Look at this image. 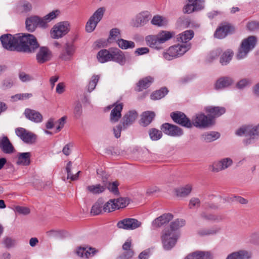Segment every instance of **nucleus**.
<instances>
[{
	"label": "nucleus",
	"mask_w": 259,
	"mask_h": 259,
	"mask_svg": "<svg viewBox=\"0 0 259 259\" xmlns=\"http://www.w3.org/2000/svg\"><path fill=\"white\" fill-rule=\"evenodd\" d=\"M185 224L184 220L177 219L170 223L169 227L165 228L162 231L161 238L165 249L169 250L175 245L179 237L177 230Z\"/></svg>",
	"instance_id": "f257e3e1"
},
{
	"label": "nucleus",
	"mask_w": 259,
	"mask_h": 259,
	"mask_svg": "<svg viewBox=\"0 0 259 259\" xmlns=\"http://www.w3.org/2000/svg\"><path fill=\"white\" fill-rule=\"evenodd\" d=\"M17 52L27 54H33L39 48V44L33 34L27 33H19L17 37Z\"/></svg>",
	"instance_id": "f03ea898"
},
{
	"label": "nucleus",
	"mask_w": 259,
	"mask_h": 259,
	"mask_svg": "<svg viewBox=\"0 0 259 259\" xmlns=\"http://www.w3.org/2000/svg\"><path fill=\"white\" fill-rule=\"evenodd\" d=\"M236 134L240 136L244 135L248 137V139L244 140L246 144L252 143L259 136V124L254 126L250 125H243L236 131Z\"/></svg>",
	"instance_id": "7ed1b4c3"
},
{
	"label": "nucleus",
	"mask_w": 259,
	"mask_h": 259,
	"mask_svg": "<svg viewBox=\"0 0 259 259\" xmlns=\"http://www.w3.org/2000/svg\"><path fill=\"white\" fill-rule=\"evenodd\" d=\"M191 48L190 44L185 45H176L170 47L166 51L162 54L163 57L167 60H171L184 55Z\"/></svg>",
	"instance_id": "20e7f679"
},
{
	"label": "nucleus",
	"mask_w": 259,
	"mask_h": 259,
	"mask_svg": "<svg viewBox=\"0 0 259 259\" xmlns=\"http://www.w3.org/2000/svg\"><path fill=\"white\" fill-rule=\"evenodd\" d=\"M257 38L255 36H249L243 39L237 54V58L241 59L245 57L255 48Z\"/></svg>",
	"instance_id": "39448f33"
},
{
	"label": "nucleus",
	"mask_w": 259,
	"mask_h": 259,
	"mask_svg": "<svg viewBox=\"0 0 259 259\" xmlns=\"http://www.w3.org/2000/svg\"><path fill=\"white\" fill-rule=\"evenodd\" d=\"M105 11V8L100 7L94 13L87 22L85 30L87 32L91 33L95 29L98 23L102 20Z\"/></svg>",
	"instance_id": "423d86ee"
},
{
	"label": "nucleus",
	"mask_w": 259,
	"mask_h": 259,
	"mask_svg": "<svg viewBox=\"0 0 259 259\" xmlns=\"http://www.w3.org/2000/svg\"><path fill=\"white\" fill-rule=\"evenodd\" d=\"M17 37H19V33L15 35L5 34L1 36L0 40L5 49L10 51L17 52Z\"/></svg>",
	"instance_id": "0eeeda50"
},
{
	"label": "nucleus",
	"mask_w": 259,
	"mask_h": 259,
	"mask_svg": "<svg viewBox=\"0 0 259 259\" xmlns=\"http://www.w3.org/2000/svg\"><path fill=\"white\" fill-rule=\"evenodd\" d=\"M70 30V24L68 21H63L55 25L51 31L53 38L58 39L66 35Z\"/></svg>",
	"instance_id": "6e6552de"
},
{
	"label": "nucleus",
	"mask_w": 259,
	"mask_h": 259,
	"mask_svg": "<svg viewBox=\"0 0 259 259\" xmlns=\"http://www.w3.org/2000/svg\"><path fill=\"white\" fill-rule=\"evenodd\" d=\"M15 134L24 143L27 144H34L37 139L35 134L23 127L16 128Z\"/></svg>",
	"instance_id": "1a4fd4ad"
},
{
	"label": "nucleus",
	"mask_w": 259,
	"mask_h": 259,
	"mask_svg": "<svg viewBox=\"0 0 259 259\" xmlns=\"http://www.w3.org/2000/svg\"><path fill=\"white\" fill-rule=\"evenodd\" d=\"M233 164V160L229 157L217 160L209 166V168L213 172H219L226 169Z\"/></svg>",
	"instance_id": "9d476101"
},
{
	"label": "nucleus",
	"mask_w": 259,
	"mask_h": 259,
	"mask_svg": "<svg viewBox=\"0 0 259 259\" xmlns=\"http://www.w3.org/2000/svg\"><path fill=\"white\" fill-rule=\"evenodd\" d=\"M192 126L199 128L208 127L212 124L211 117H208L203 113L197 114L192 118Z\"/></svg>",
	"instance_id": "9b49d317"
},
{
	"label": "nucleus",
	"mask_w": 259,
	"mask_h": 259,
	"mask_svg": "<svg viewBox=\"0 0 259 259\" xmlns=\"http://www.w3.org/2000/svg\"><path fill=\"white\" fill-rule=\"evenodd\" d=\"M170 117L176 123L187 128H191V120L183 112L180 111L173 112L170 113Z\"/></svg>",
	"instance_id": "f8f14e48"
},
{
	"label": "nucleus",
	"mask_w": 259,
	"mask_h": 259,
	"mask_svg": "<svg viewBox=\"0 0 259 259\" xmlns=\"http://www.w3.org/2000/svg\"><path fill=\"white\" fill-rule=\"evenodd\" d=\"M36 54V60L38 64L49 61L52 57L51 51L47 47H40Z\"/></svg>",
	"instance_id": "ddd939ff"
},
{
	"label": "nucleus",
	"mask_w": 259,
	"mask_h": 259,
	"mask_svg": "<svg viewBox=\"0 0 259 259\" xmlns=\"http://www.w3.org/2000/svg\"><path fill=\"white\" fill-rule=\"evenodd\" d=\"M141 225V222L135 219L126 218L119 221L117 224V226L119 229L134 230L140 227Z\"/></svg>",
	"instance_id": "4468645a"
},
{
	"label": "nucleus",
	"mask_w": 259,
	"mask_h": 259,
	"mask_svg": "<svg viewBox=\"0 0 259 259\" xmlns=\"http://www.w3.org/2000/svg\"><path fill=\"white\" fill-rule=\"evenodd\" d=\"M161 130L164 134L171 137H180L183 135V131L181 128L169 123L162 124Z\"/></svg>",
	"instance_id": "2eb2a0df"
},
{
	"label": "nucleus",
	"mask_w": 259,
	"mask_h": 259,
	"mask_svg": "<svg viewBox=\"0 0 259 259\" xmlns=\"http://www.w3.org/2000/svg\"><path fill=\"white\" fill-rule=\"evenodd\" d=\"M76 51L73 42H67L64 45L60 58L64 61H69L73 57Z\"/></svg>",
	"instance_id": "dca6fc26"
},
{
	"label": "nucleus",
	"mask_w": 259,
	"mask_h": 259,
	"mask_svg": "<svg viewBox=\"0 0 259 259\" xmlns=\"http://www.w3.org/2000/svg\"><path fill=\"white\" fill-rule=\"evenodd\" d=\"M26 29L30 32H33L37 26L44 28L41 23V18L33 16L27 18L25 21Z\"/></svg>",
	"instance_id": "f3484780"
},
{
	"label": "nucleus",
	"mask_w": 259,
	"mask_h": 259,
	"mask_svg": "<svg viewBox=\"0 0 259 259\" xmlns=\"http://www.w3.org/2000/svg\"><path fill=\"white\" fill-rule=\"evenodd\" d=\"M173 218L174 216L171 213H167L163 214L153 221L152 226L153 228L161 227L163 225L168 223Z\"/></svg>",
	"instance_id": "a211bd4d"
},
{
	"label": "nucleus",
	"mask_w": 259,
	"mask_h": 259,
	"mask_svg": "<svg viewBox=\"0 0 259 259\" xmlns=\"http://www.w3.org/2000/svg\"><path fill=\"white\" fill-rule=\"evenodd\" d=\"M138 117V113L135 110L129 111L123 117L121 124L123 125V129L125 130L132 125Z\"/></svg>",
	"instance_id": "6ab92c4d"
},
{
	"label": "nucleus",
	"mask_w": 259,
	"mask_h": 259,
	"mask_svg": "<svg viewBox=\"0 0 259 259\" xmlns=\"http://www.w3.org/2000/svg\"><path fill=\"white\" fill-rule=\"evenodd\" d=\"M111 61L116 62L122 65L125 64L126 59L122 51L117 48H111Z\"/></svg>",
	"instance_id": "aec40b11"
},
{
	"label": "nucleus",
	"mask_w": 259,
	"mask_h": 259,
	"mask_svg": "<svg viewBox=\"0 0 259 259\" xmlns=\"http://www.w3.org/2000/svg\"><path fill=\"white\" fill-rule=\"evenodd\" d=\"M123 106L122 103H116L114 104V108L111 110L110 115V120L112 123L117 122L121 118Z\"/></svg>",
	"instance_id": "412c9836"
},
{
	"label": "nucleus",
	"mask_w": 259,
	"mask_h": 259,
	"mask_svg": "<svg viewBox=\"0 0 259 259\" xmlns=\"http://www.w3.org/2000/svg\"><path fill=\"white\" fill-rule=\"evenodd\" d=\"M0 148L6 154H11L14 151V147L9 138L5 136L0 138Z\"/></svg>",
	"instance_id": "4be33fe9"
},
{
	"label": "nucleus",
	"mask_w": 259,
	"mask_h": 259,
	"mask_svg": "<svg viewBox=\"0 0 259 259\" xmlns=\"http://www.w3.org/2000/svg\"><path fill=\"white\" fill-rule=\"evenodd\" d=\"M24 115L27 119L34 122L39 123L42 121V115L34 110L27 108L25 110Z\"/></svg>",
	"instance_id": "5701e85b"
},
{
	"label": "nucleus",
	"mask_w": 259,
	"mask_h": 259,
	"mask_svg": "<svg viewBox=\"0 0 259 259\" xmlns=\"http://www.w3.org/2000/svg\"><path fill=\"white\" fill-rule=\"evenodd\" d=\"M151 16L150 12L147 11L140 13L136 17L135 25L136 27L144 26L149 21Z\"/></svg>",
	"instance_id": "b1692460"
},
{
	"label": "nucleus",
	"mask_w": 259,
	"mask_h": 259,
	"mask_svg": "<svg viewBox=\"0 0 259 259\" xmlns=\"http://www.w3.org/2000/svg\"><path fill=\"white\" fill-rule=\"evenodd\" d=\"M234 82L233 79L229 76H223L219 78L215 83V89L221 90L227 88Z\"/></svg>",
	"instance_id": "393cba45"
},
{
	"label": "nucleus",
	"mask_w": 259,
	"mask_h": 259,
	"mask_svg": "<svg viewBox=\"0 0 259 259\" xmlns=\"http://www.w3.org/2000/svg\"><path fill=\"white\" fill-rule=\"evenodd\" d=\"M233 30V28L231 25H224L217 29L214 36L216 38L222 39L225 37Z\"/></svg>",
	"instance_id": "a878e982"
},
{
	"label": "nucleus",
	"mask_w": 259,
	"mask_h": 259,
	"mask_svg": "<svg viewBox=\"0 0 259 259\" xmlns=\"http://www.w3.org/2000/svg\"><path fill=\"white\" fill-rule=\"evenodd\" d=\"M251 253L245 250H240L228 255L226 259H250Z\"/></svg>",
	"instance_id": "bb28decb"
},
{
	"label": "nucleus",
	"mask_w": 259,
	"mask_h": 259,
	"mask_svg": "<svg viewBox=\"0 0 259 259\" xmlns=\"http://www.w3.org/2000/svg\"><path fill=\"white\" fill-rule=\"evenodd\" d=\"M132 242L127 240L122 245L124 252L119 256V259H131L134 255V252L131 248Z\"/></svg>",
	"instance_id": "cd10ccee"
},
{
	"label": "nucleus",
	"mask_w": 259,
	"mask_h": 259,
	"mask_svg": "<svg viewBox=\"0 0 259 259\" xmlns=\"http://www.w3.org/2000/svg\"><path fill=\"white\" fill-rule=\"evenodd\" d=\"M213 256L208 251H197L188 255L185 259H212Z\"/></svg>",
	"instance_id": "c85d7f7f"
},
{
	"label": "nucleus",
	"mask_w": 259,
	"mask_h": 259,
	"mask_svg": "<svg viewBox=\"0 0 259 259\" xmlns=\"http://www.w3.org/2000/svg\"><path fill=\"white\" fill-rule=\"evenodd\" d=\"M97 252L95 248L90 247L87 249L85 248L79 247L76 253L79 256L88 258L94 256Z\"/></svg>",
	"instance_id": "c756f323"
},
{
	"label": "nucleus",
	"mask_w": 259,
	"mask_h": 259,
	"mask_svg": "<svg viewBox=\"0 0 259 259\" xmlns=\"http://www.w3.org/2000/svg\"><path fill=\"white\" fill-rule=\"evenodd\" d=\"M194 35L192 30H188L178 34L176 36L177 41L183 43H187L189 41Z\"/></svg>",
	"instance_id": "7c9ffc66"
},
{
	"label": "nucleus",
	"mask_w": 259,
	"mask_h": 259,
	"mask_svg": "<svg viewBox=\"0 0 259 259\" xmlns=\"http://www.w3.org/2000/svg\"><path fill=\"white\" fill-rule=\"evenodd\" d=\"M154 81V78L151 76H146L140 79L137 84V89L136 91L141 92L143 90L149 88Z\"/></svg>",
	"instance_id": "2f4dec72"
},
{
	"label": "nucleus",
	"mask_w": 259,
	"mask_h": 259,
	"mask_svg": "<svg viewBox=\"0 0 259 259\" xmlns=\"http://www.w3.org/2000/svg\"><path fill=\"white\" fill-rule=\"evenodd\" d=\"M97 58L98 61L101 63L110 61L111 58V48L108 50L102 49L99 51L97 55Z\"/></svg>",
	"instance_id": "473e14b6"
},
{
	"label": "nucleus",
	"mask_w": 259,
	"mask_h": 259,
	"mask_svg": "<svg viewBox=\"0 0 259 259\" xmlns=\"http://www.w3.org/2000/svg\"><path fill=\"white\" fill-rule=\"evenodd\" d=\"M155 116V114L153 111H147L143 112L141 115V124L146 126L149 125Z\"/></svg>",
	"instance_id": "72a5a7b5"
},
{
	"label": "nucleus",
	"mask_w": 259,
	"mask_h": 259,
	"mask_svg": "<svg viewBox=\"0 0 259 259\" xmlns=\"http://www.w3.org/2000/svg\"><path fill=\"white\" fill-rule=\"evenodd\" d=\"M147 45L150 47L156 49L157 50L161 49L160 43L157 35H148L146 37Z\"/></svg>",
	"instance_id": "f704fd0d"
},
{
	"label": "nucleus",
	"mask_w": 259,
	"mask_h": 259,
	"mask_svg": "<svg viewBox=\"0 0 259 259\" xmlns=\"http://www.w3.org/2000/svg\"><path fill=\"white\" fill-rule=\"evenodd\" d=\"M31 154L30 152L20 153L18 155L17 164L24 166L28 165L30 163Z\"/></svg>",
	"instance_id": "c9c22d12"
},
{
	"label": "nucleus",
	"mask_w": 259,
	"mask_h": 259,
	"mask_svg": "<svg viewBox=\"0 0 259 259\" xmlns=\"http://www.w3.org/2000/svg\"><path fill=\"white\" fill-rule=\"evenodd\" d=\"M206 112L209 113L211 116L219 117L224 114L226 109L224 107H207L205 109Z\"/></svg>",
	"instance_id": "e433bc0d"
},
{
	"label": "nucleus",
	"mask_w": 259,
	"mask_h": 259,
	"mask_svg": "<svg viewBox=\"0 0 259 259\" xmlns=\"http://www.w3.org/2000/svg\"><path fill=\"white\" fill-rule=\"evenodd\" d=\"M220 137V134L218 132H211L205 133L201 136V139L207 143H209L216 140Z\"/></svg>",
	"instance_id": "4c0bfd02"
},
{
	"label": "nucleus",
	"mask_w": 259,
	"mask_h": 259,
	"mask_svg": "<svg viewBox=\"0 0 259 259\" xmlns=\"http://www.w3.org/2000/svg\"><path fill=\"white\" fill-rule=\"evenodd\" d=\"M59 11L55 10L49 13L44 17L41 18V23L44 26V28L47 27L48 26V23L56 18L57 16L59 15Z\"/></svg>",
	"instance_id": "58836bf2"
},
{
	"label": "nucleus",
	"mask_w": 259,
	"mask_h": 259,
	"mask_svg": "<svg viewBox=\"0 0 259 259\" xmlns=\"http://www.w3.org/2000/svg\"><path fill=\"white\" fill-rule=\"evenodd\" d=\"M192 190V185L187 184L184 187L179 188L176 190L177 195L181 197H185L188 196Z\"/></svg>",
	"instance_id": "ea45409f"
},
{
	"label": "nucleus",
	"mask_w": 259,
	"mask_h": 259,
	"mask_svg": "<svg viewBox=\"0 0 259 259\" xmlns=\"http://www.w3.org/2000/svg\"><path fill=\"white\" fill-rule=\"evenodd\" d=\"M151 23L154 26L162 27L166 25L168 23V21L166 18L157 15L153 17Z\"/></svg>",
	"instance_id": "a19ab883"
},
{
	"label": "nucleus",
	"mask_w": 259,
	"mask_h": 259,
	"mask_svg": "<svg viewBox=\"0 0 259 259\" xmlns=\"http://www.w3.org/2000/svg\"><path fill=\"white\" fill-rule=\"evenodd\" d=\"M106 189V187L105 186H102L100 184L90 185L87 187L88 191L95 195L103 193Z\"/></svg>",
	"instance_id": "79ce46f5"
},
{
	"label": "nucleus",
	"mask_w": 259,
	"mask_h": 259,
	"mask_svg": "<svg viewBox=\"0 0 259 259\" xmlns=\"http://www.w3.org/2000/svg\"><path fill=\"white\" fill-rule=\"evenodd\" d=\"M175 33L173 32L162 30L157 35L160 44L164 43L173 37Z\"/></svg>",
	"instance_id": "37998d69"
},
{
	"label": "nucleus",
	"mask_w": 259,
	"mask_h": 259,
	"mask_svg": "<svg viewBox=\"0 0 259 259\" xmlns=\"http://www.w3.org/2000/svg\"><path fill=\"white\" fill-rule=\"evenodd\" d=\"M116 43L118 47L123 50L134 48L135 47V44L132 41H128L122 38H118L116 40Z\"/></svg>",
	"instance_id": "c03bdc74"
},
{
	"label": "nucleus",
	"mask_w": 259,
	"mask_h": 259,
	"mask_svg": "<svg viewBox=\"0 0 259 259\" xmlns=\"http://www.w3.org/2000/svg\"><path fill=\"white\" fill-rule=\"evenodd\" d=\"M104 201L102 199H99L97 202L93 205L91 213L93 215L99 214L103 207Z\"/></svg>",
	"instance_id": "a18cd8bd"
},
{
	"label": "nucleus",
	"mask_w": 259,
	"mask_h": 259,
	"mask_svg": "<svg viewBox=\"0 0 259 259\" xmlns=\"http://www.w3.org/2000/svg\"><path fill=\"white\" fill-rule=\"evenodd\" d=\"M168 92V91L166 88H161L160 89L154 92L151 95V98L154 100L161 99L167 94Z\"/></svg>",
	"instance_id": "49530a36"
},
{
	"label": "nucleus",
	"mask_w": 259,
	"mask_h": 259,
	"mask_svg": "<svg viewBox=\"0 0 259 259\" xmlns=\"http://www.w3.org/2000/svg\"><path fill=\"white\" fill-rule=\"evenodd\" d=\"M32 5L26 1H20L18 6V10L21 13H27L32 9Z\"/></svg>",
	"instance_id": "de8ad7c7"
},
{
	"label": "nucleus",
	"mask_w": 259,
	"mask_h": 259,
	"mask_svg": "<svg viewBox=\"0 0 259 259\" xmlns=\"http://www.w3.org/2000/svg\"><path fill=\"white\" fill-rule=\"evenodd\" d=\"M233 55V52L229 50L225 52L220 58V63L225 65L227 64L232 59Z\"/></svg>",
	"instance_id": "09e8293b"
},
{
	"label": "nucleus",
	"mask_w": 259,
	"mask_h": 259,
	"mask_svg": "<svg viewBox=\"0 0 259 259\" xmlns=\"http://www.w3.org/2000/svg\"><path fill=\"white\" fill-rule=\"evenodd\" d=\"M116 209L124 208L129 203L130 199L128 198L120 197L117 199H114Z\"/></svg>",
	"instance_id": "8fccbe9b"
},
{
	"label": "nucleus",
	"mask_w": 259,
	"mask_h": 259,
	"mask_svg": "<svg viewBox=\"0 0 259 259\" xmlns=\"http://www.w3.org/2000/svg\"><path fill=\"white\" fill-rule=\"evenodd\" d=\"M149 135L152 140L157 141L162 137V133L161 131L156 128H153L149 131Z\"/></svg>",
	"instance_id": "3c124183"
},
{
	"label": "nucleus",
	"mask_w": 259,
	"mask_h": 259,
	"mask_svg": "<svg viewBox=\"0 0 259 259\" xmlns=\"http://www.w3.org/2000/svg\"><path fill=\"white\" fill-rule=\"evenodd\" d=\"M201 217L204 220L210 221L220 222L223 220V218L220 215L207 214L205 212H202L201 214Z\"/></svg>",
	"instance_id": "603ef678"
},
{
	"label": "nucleus",
	"mask_w": 259,
	"mask_h": 259,
	"mask_svg": "<svg viewBox=\"0 0 259 259\" xmlns=\"http://www.w3.org/2000/svg\"><path fill=\"white\" fill-rule=\"evenodd\" d=\"M3 243L7 248L9 249L14 247L15 246L16 244V240L14 238L6 236L4 238Z\"/></svg>",
	"instance_id": "864d4df0"
},
{
	"label": "nucleus",
	"mask_w": 259,
	"mask_h": 259,
	"mask_svg": "<svg viewBox=\"0 0 259 259\" xmlns=\"http://www.w3.org/2000/svg\"><path fill=\"white\" fill-rule=\"evenodd\" d=\"M66 232L63 230H51L46 232L47 235L49 237H62L65 236Z\"/></svg>",
	"instance_id": "5fc2aeb1"
},
{
	"label": "nucleus",
	"mask_w": 259,
	"mask_h": 259,
	"mask_svg": "<svg viewBox=\"0 0 259 259\" xmlns=\"http://www.w3.org/2000/svg\"><path fill=\"white\" fill-rule=\"evenodd\" d=\"M114 202V200L110 199L103 205V210L105 212H108L113 211L115 210L116 206Z\"/></svg>",
	"instance_id": "6e6d98bb"
},
{
	"label": "nucleus",
	"mask_w": 259,
	"mask_h": 259,
	"mask_svg": "<svg viewBox=\"0 0 259 259\" xmlns=\"http://www.w3.org/2000/svg\"><path fill=\"white\" fill-rule=\"evenodd\" d=\"M99 78L100 76L98 75H94L92 76L88 85V91L89 92H92L95 89Z\"/></svg>",
	"instance_id": "4d7b16f0"
},
{
	"label": "nucleus",
	"mask_w": 259,
	"mask_h": 259,
	"mask_svg": "<svg viewBox=\"0 0 259 259\" xmlns=\"http://www.w3.org/2000/svg\"><path fill=\"white\" fill-rule=\"evenodd\" d=\"M219 231L217 228H211L210 229H203L198 232V234L201 236L211 235L215 234Z\"/></svg>",
	"instance_id": "13d9d810"
},
{
	"label": "nucleus",
	"mask_w": 259,
	"mask_h": 259,
	"mask_svg": "<svg viewBox=\"0 0 259 259\" xmlns=\"http://www.w3.org/2000/svg\"><path fill=\"white\" fill-rule=\"evenodd\" d=\"M195 11L194 2L193 0H189L188 3L184 6L183 12L184 13L190 14Z\"/></svg>",
	"instance_id": "bf43d9fd"
},
{
	"label": "nucleus",
	"mask_w": 259,
	"mask_h": 259,
	"mask_svg": "<svg viewBox=\"0 0 259 259\" xmlns=\"http://www.w3.org/2000/svg\"><path fill=\"white\" fill-rule=\"evenodd\" d=\"M118 186V183L117 182H114L113 183H109L107 187L110 192H112L115 195H118L119 191Z\"/></svg>",
	"instance_id": "052dcab7"
},
{
	"label": "nucleus",
	"mask_w": 259,
	"mask_h": 259,
	"mask_svg": "<svg viewBox=\"0 0 259 259\" xmlns=\"http://www.w3.org/2000/svg\"><path fill=\"white\" fill-rule=\"evenodd\" d=\"M246 27L250 31H255L259 29V22L251 21L248 22Z\"/></svg>",
	"instance_id": "680f3d73"
},
{
	"label": "nucleus",
	"mask_w": 259,
	"mask_h": 259,
	"mask_svg": "<svg viewBox=\"0 0 259 259\" xmlns=\"http://www.w3.org/2000/svg\"><path fill=\"white\" fill-rule=\"evenodd\" d=\"M251 80L249 79L244 78L238 81L236 84L238 89H242L251 84Z\"/></svg>",
	"instance_id": "e2e57ef3"
},
{
	"label": "nucleus",
	"mask_w": 259,
	"mask_h": 259,
	"mask_svg": "<svg viewBox=\"0 0 259 259\" xmlns=\"http://www.w3.org/2000/svg\"><path fill=\"white\" fill-rule=\"evenodd\" d=\"M121 36L120 31L117 28H113L110 31V39H116V38H119Z\"/></svg>",
	"instance_id": "0e129e2a"
},
{
	"label": "nucleus",
	"mask_w": 259,
	"mask_h": 259,
	"mask_svg": "<svg viewBox=\"0 0 259 259\" xmlns=\"http://www.w3.org/2000/svg\"><path fill=\"white\" fill-rule=\"evenodd\" d=\"M82 114V105L79 102H77L74 107V114L76 118L80 117Z\"/></svg>",
	"instance_id": "69168bd1"
},
{
	"label": "nucleus",
	"mask_w": 259,
	"mask_h": 259,
	"mask_svg": "<svg viewBox=\"0 0 259 259\" xmlns=\"http://www.w3.org/2000/svg\"><path fill=\"white\" fill-rule=\"evenodd\" d=\"M200 200L197 198L194 197L190 199L189 204V207L190 209H193L195 207H198L200 206Z\"/></svg>",
	"instance_id": "338daca9"
},
{
	"label": "nucleus",
	"mask_w": 259,
	"mask_h": 259,
	"mask_svg": "<svg viewBox=\"0 0 259 259\" xmlns=\"http://www.w3.org/2000/svg\"><path fill=\"white\" fill-rule=\"evenodd\" d=\"M19 76L20 80L23 82L29 81L33 79L32 76L24 72H20L19 74Z\"/></svg>",
	"instance_id": "774afa93"
}]
</instances>
